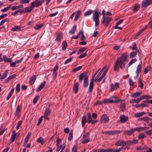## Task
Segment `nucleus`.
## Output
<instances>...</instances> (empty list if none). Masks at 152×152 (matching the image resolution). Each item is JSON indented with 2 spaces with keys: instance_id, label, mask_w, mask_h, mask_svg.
<instances>
[{
  "instance_id": "nucleus-44",
  "label": "nucleus",
  "mask_w": 152,
  "mask_h": 152,
  "mask_svg": "<svg viewBox=\"0 0 152 152\" xmlns=\"http://www.w3.org/2000/svg\"><path fill=\"white\" fill-rule=\"evenodd\" d=\"M23 6L22 5H19L18 6H13L11 8V10L12 11H14L16 9L21 8Z\"/></svg>"
},
{
  "instance_id": "nucleus-53",
  "label": "nucleus",
  "mask_w": 152,
  "mask_h": 152,
  "mask_svg": "<svg viewBox=\"0 0 152 152\" xmlns=\"http://www.w3.org/2000/svg\"><path fill=\"white\" fill-rule=\"evenodd\" d=\"M141 100L144 99V98H146V99H150L152 98V97L149 95H144L140 97Z\"/></svg>"
},
{
  "instance_id": "nucleus-11",
  "label": "nucleus",
  "mask_w": 152,
  "mask_h": 152,
  "mask_svg": "<svg viewBox=\"0 0 152 152\" xmlns=\"http://www.w3.org/2000/svg\"><path fill=\"white\" fill-rule=\"evenodd\" d=\"M87 115L88 117V119L87 120V122L88 123H91L92 124H93L97 122L98 121L97 120H93L91 117V114L90 113H88L87 114Z\"/></svg>"
},
{
  "instance_id": "nucleus-52",
  "label": "nucleus",
  "mask_w": 152,
  "mask_h": 152,
  "mask_svg": "<svg viewBox=\"0 0 152 152\" xmlns=\"http://www.w3.org/2000/svg\"><path fill=\"white\" fill-rule=\"evenodd\" d=\"M147 27V26H145L143 28H142L139 31L137 34V36H138Z\"/></svg>"
},
{
  "instance_id": "nucleus-58",
  "label": "nucleus",
  "mask_w": 152,
  "mask_h": 152,
  "mask_svg": "<svg viewBox=\"0 0 152 152\" xmlns=\"http://www.w3.org/2000/svg\"><path fill=\"white\" fill-rule=\"evenodd\" d=\"M125 145H132V140H128L126 142H125Z\"/></svg>"
},
{
  "instance_id": "nucleus-47",
  "label": "nucleus",
  "mask_w": 152,
  "mask_h": 152,
  "mask_svg": "<svg viewBox=\"0 0 152 152\" xmlns=\"http://www.w3.org/2000/svg\"><path fill=\"white\" fill-rule=\"evenodd\" d=\"M20 105H18L17 108L15 115H18L19 113H20Z\"/></svg>"
},
{
  "instance_id": "nucleus-37",
  "label": "nucleus",
  "mask_w": 152,
  "mask_h": 152,
  "mask_svg": "<svg viewBox=\"0 0 152 152\" xmlns=\"http://www.w3.org/2000/svg\"><path fill=\"white\" fill-rule=\"evenodd\" d=\"M76 27L77 26L76 25H74L71 29L69 31V33L72 34H74L76 29Z\"/></svg>"
},
{
  "instance_id": "nucleus-16",
  "label": "nucleus",
  "mask_w": 152,
  "mask_h": 152,
  "mask_svg": "<svg viewBox=\"0 0 152 152\" xmlns=\"http://www.w3.org/2000/svg\"><path fill=\"white\" fill-rule=\"evenodd\" d=\"M149 129V127H140L136 128L133 129L134 132L135 131L140 132L143 130L148 129Z\"/></svg>"
},
{
  "instance_id": "nucleus-43",
  "label": "nucleus",
  "mask_w": 152,
  "mask_h": 152,
  "mask_svg": "<svg viewBox=\"0 0 152 152\" xmlns=\"http://www.w3.org/2000/svg\"><path fill=\"white\" fill-rule=\"evenodd\" d=\"M37 141L40 143L41 144L43 145L45 142V141L44 139L40 137L37 140Z\"/></svg>"
},
{
  "instance_id": "nucleus-48",
  "label": "nucleus",
  "mask_w": 152,
  "mask_h": 152,
  "mask_svg": "<svg viewBox=\"0 0 152 152\" xmlns=\"http://www.w3.org/2000/svg\"><path fill=\"white\" fill-rule=\"evenodd\" d=\"M62 50H65L66 49V47L67 46V43L65 41H64L62 43Z\"/></svg>"
},
{
  "instance_id": "nucleus-20",
  "label": "nucleus",
  "mask_w": 152,
  "mask_h": 152,
  "mask_svg": "<svg viewBox=\"0 0 152 152\" xmlns=\"http://www.w3.org/2000/svg\"><path fill=\"white\" fill-rule=\"evenodd\" d=\"M141 64H139L137 66V69L136 71V74L137 75L136 77L138 76L139 72L141 71Z\"/></svg>"
},
{
  "instance_id": "nucleus-64",
  "label": "nucleus",
  "mask_w": 152,
  "mask_h": 152,
  "mask_svg": "<svg viewBox=\"0 0 152 152\" xmlns=\"http://www.w3.org/2000/svg\"><path fill=\"white\" fill-rule=\"evenodd\" d=\"M92 12L91 11H88L85 12L84 14V16H86L88 15H90L92 14Z\"/></svg>"
},
{
  "instance_id": "nucleus-45",
  "label": "nucleus",
  "mask_w": 152,
  "mask_h": 152,
  "mask_svg": "<svg viewBox=\"0 0 152 152\" xmlns=\"http://www.w3.org/2000/svg\"><path fill=\"white\" fill-rule=\"evenodd\" d=\"M139 5L138 4H136L134 7L133 11L134 12L137 11L139 10Z\"/></svg>"
},
{
  "instance_id": "nucleus-3",
  "label": "nucleus",
  "mask_w": 152,
  "mask_h": 152,
  "mask_svg": "<svg viewBox=\"0 0 152 152\" xmlns=\"http://www.w3.org/2000/svg\"><path fill=\"white\" fill-rule=\"evenodd\" d=\"M100 69V68L97 71H96L95 74L93 76L91 80V82L90 83L89 88L87 91L88 93H89L91 92L93 88L94 85V77L97 74L98 72L99 71Z\"/></svg>"
},
{
  "instance_id": "nucleus-59",
  "label": "nucleus",
  "mask_w": 152,
  "mask_h": 152,
  "mask_svg": "<svg viewBox=\"0 0 152 152\" xmlns=\"http://www.w3.org/2000/svg\"><path fill=\"white\" fill-rule=\"evenodd\" d=\"M148 106V105L144 103L140 104H138L137 105H136L137 107H147Z\"/></svg>"
},
{
  "instance_id": "nucleus-41",
  "label": "nucleus",
  "mask_w": 152,
  "mask_h": 152,
  "mask_svg": "<svg viewBox=\"0 0 152 152\" xmlns=\"http://www.w3.org/2000/svg\"><path fill=\"white\" fill-rule=\"evenodd\" d=\"M83 31H80L79 32L80 36L81 35V40H85L86 39V38L83 34Z\"/></svg>"
},
{
  "instance_id": "nucleus-42",
  "label": "nucleus",
  "mask_w": 152,
  "mask_h": 152,
  "mask_svg": "<svg viewBox=\"0 0 152 152\" xmlns=\"http://www.w3.org/2000/svg\"><path fill=\"white\" fill-rule=\"evenodd\" d=\"M31 134V133L30 132H28L27 135H26L24 142V145L26 144L27 143Z\"/></svg>"
},
{
  "instance_id": "nucleus-9",
  "label": "nucleus",
  "mask_w": 152,
  "mask_h": 152,
  "mask_svg": "<svg viewBox=\"0 0 152 152\" xmlns=\"http://www.w3.org/2000/svg\"><path fill=\"white\" fill-rule=\"evenodd\" d=\"M109 120L106 114H104L101 117L100 121L102 123H106L108 122Z\"/></svg>"
},
{
  "instance_id": "nucleus-55",
  "label": "nucleus",
  "mask_w": 152,
  "mask_h": 152,
  "mask_svg": "<svg viewBox=\"0 0 152 152\" xmlns=\"http://www.w3.org/2000/svg\"><path fill=\"white\" fill-rule=\"evenodd\" d=\"M104 77L102 75L100 77L97 78H95L94 80L95 81H97L99 82H100L103 79Z\"/></svg>"
},
{
  "instance_id": "nucleus-31",
  "label": "nucleus",
  "mask_w": 152,
  "mask_h": 152,
  "mask_svg": "<svg viewBox=\"0 0 152 152\" xmlns=\"http://www.w3.org/2000/svg\"><path fill=\"white\" fill-rule=\"evenodd\" d=\"M78 86L79 85L77 83H75L74 84L73 89L75 93V94H76L78 91Z\"/></svg>"
},
{
  "instance_id": "nucleus-38",
  "label": "nucleus",
  "mask_w": 152,
  "mask_h": 152,
  "mask_svg": "<svg viewBox=\"0 0 152 152\" xmlns=\"http://www.w3.org/2000/svg\"><path fill=\"white\" fill-rule=\"evenodd\" d=\"M141 120L147 122H148L152 120V119L148 118L147 117H142L141 118Z\"/></svg>"
},
{
  "instance_id": "nucleus-60",
  "label": "nucleus",
  "mask_w": 152,
  "mask_h": 152,
  "mask_svg": "<svg viewBox=\"0 0 152 152\" xmlns=\"http://www.w3.org/2000/svg\"><path fill=\"white\" fill-rule=\"evenodd\" d=\"M10 6L7 7L1 10V11L2 12H6L10 9Z\"/></svg>"
},
{
  "instance_id": "nucleus-39",
  "label": "nucleus",
  "mask_w": 152,
  "mask_h": 152,
  "mask_svg": "<svg viewBox=\"0 0 152 152\" xmlns=\"http://www.w3.org/2000/svg\"><path fill=\"white\" fill-rule=\"evenodd\" d=\"M3 59L5 62H10L12 61V60L11 58H8L5 56H3Z\"/></svg>"
},
{
  "instance_id": "nucleus-25",
  "label": "nucleus",
  "mask_w": 152,
  "mask_h": 152,
  "mask_svg": "<svg viewBox=\"0 0 152 152\" xmlns=\"http://www.w3.org/2000/svg\"><path fill=\"white\" fill-rule=\"evenodd\" d=\"M141 100V99L140 98V97L137 98L136 99H132L130 100V103L131 104L133 103H139L140 101Z\"/></svg>"
},
{
  "instance_id": "nucleus-18",
  "label": "nucleus",
  "mask_w": 152,
  "mask_h": 152,
  "mask_svg": "<svg viewBox=\"0 0 152 152\" xmlns=\"http://www.w3.org/2000/svg\"><path fill=\"white\" fill-rule=\"evenodd\" d=\"M17 134V133H16L15 131H14L11 135V138L10 139V142H13L15 138V137Z\"/></svg>"
},
{
  "instance_id": "nucleus-6",
  "label": "nucleus",
  "mask_w": 152,
  "mask_h": 152,
  "mask_svg": "<svg viewBox=\"0 0 152 152\" xmlns=\"http://www.w3.org/2000/svg\"><path fill=\"white\" fill-rule=\"evenodd\" d=\"M111 18L110 17L103 16L102 20V24L105 23V26L107 27L108 25L110 22L111 20Z\"/></svg>"
},
{
  "instance_id": "nucleus-61",
  "label": "nucleus",
  "mask_w": 152,
  "mask_h": 152,
  "mask_svg": "<svg viewBox=\"0 0 152 152\" xmlns=\"http://www.w3.org/2000/svg\"><path fill=\"white\" fill-rule=\"evenodd\" d=\"M145 137V135L143 134H141L139 135L138 138L139 139H143Z\"/></svg>"
},
{
  "instance_id": "nucleus-40",
  "label": "nucleus",
  "mask_w": 152,
  "mask_h": 152,
  "mask_svg": "<svg viewBox=\"0 0 152 152\" xmlns=\"http://www.w3.org/2000/svg\"><path fill=\"white\" fill-rule=\"evenodd\" d=\"M86 117L85 116H83L81 121L82 125L83 127L85 125V123L86 122Z\"/></svg>"
},
{
  "instance_id": "nucleus-49",
  "label": "nucleus",
  "mask_w": 152,
  "mask_h": 152,
  "mask_svg": "<svg viewBox=\"0 0 152 152\" xmlns=\"http://www.w3.org/2000/svg\"><path fill=\"white\" fill-rule=\"evenodd\" d=\"M73 138V131L71 130L69 133L68 137V140L69 141H71Z\"/></svg>"
},
{
  "instance_id": "nucleus-7",
  "label": "nucleus",
  "mask_w": 152,
  "mask_h": 152,
  "mask_svg": "<svg viewBox=\"0 0 152 152\" xmlns=\"http://www.w3.org/2000/svg\"><path fill=\"white\" fill-rule=\"evenodd\" d=\"M152 3V0H143L142 2L141 7H145Z\"/></svg>"
},
{
  "instance_id": "nucleus-4",
  "label": "nucleus",
  "mask_w": 152,
  "mask_h": 152,
  "mask_svg": "<svg viewBox=\"0 0 152 152\" xmlns=\"http://www.w3.org/2000/svg\"><path fill=\"white\" fill-rule=\"evenodd\" d=\"M94 13L93 15V19L95 22V25L97 26L98 25L99 23V13H100V12H98L96 10L94 11Z\"/></svg>"
},
{
  "instance_id": "nucleus-30",
  "label": "nucleus",
  "mask_w": 152,
  "mask_h": 152,
  "mask_svg": "<svg viewBox=\"0 0 152 152\" xmlns=\"http://www.w3.org/2000/svg\"><path fill=\"white\" fill-rule=\"evenodd\" d=\"M134 132L133 129L130 130H126L124 131L125 133L128 135H131Z\"/></svg>"
},
{
  "instance_id": "nucleus-19",
  "label": "nucleus",
  "mask_w": 152,
  "mask_h": 152,
  "mask_svg": "<svg viewBox=\"0 0 152 152\" xmlns=\"http://www.w3.org/2000/svg\"><path fill=\"white\" fill-rule=\"evenodd\" d=\"M96 152H114V150L112 149H100L96 151Z\"/></svg>"
},
{
  "instance_id": "nucleus-54",
  "label": "nucleus",
  "mask_w": 152,
  "mask_h": 152,
  "mask_svg": "<svg viewBox=\"0 0 152 152\" xmlns=\"http://www.w3.org/2000/svg\"><path fill=\"white\" fill-rule=\"evenodd\" d=\"M139 86L141 88H142L143 87V84L142 82V81L140 78L139 79Z\"/></svg>"
},
{
  "instance_id": "nucleus-24",
  "label": "nucleus",
  "mask_w": 152,
  "mask_h": 152,
  "mask_svg": "<svg viewBox=\"0 0 152 152\" xmlns=\"http://www.w3.org/2000/svg\"><path fill=\"white\" fill-rule=\"evenodd\" d=\"M46 82L45 81H44L42 84H41L38 87L37 89L36 90L37 92H39L44 87L45 85Z\"/></svg>"
},
{
  "instance_id": "nucleus-17",
  "label": "nucleus",
  "mask_w": 152,
  "mask_h": 152,
  "mask_svg": "<svg viewBox=\"0 0 152 152\" xmlns=\"http://www.w3.org/2000/svg\"><path fill=\"white\" fill-rule=\"evenodd\" d=\"M123 20L121 19L118 21L116 23V26H115V29H118L120 30L122 29V27L118 26L122 23L123 22Z\"/></svg>"
},
{
  "instance_id": "nucleus-56",
  "label": "nucleus",
  "mask_w": 152,
  "mask_h": 152,
  "mask_svg": "<svg viewBox=\"0 0 152 152\" xmlns=\"http://www.w3.org/2000/svg\"><path fill=\"white\" fill-rule=\"evenodd\" d=\"M151 68V67L149 66H148L146 68H145L144 70V72L145 74H147L148 72V71L150 70Z\"/></svg>"
},
{
  "instance_id": "nucleus-35",
  "label": "nucleus",
  "mask_w": 152,
  "mask_h": 152,
  "mask_svg": "<svg viewBox=\"0 0 152 152\" xmlns=\"http://www.w3.org/2000/svg\"><path fill=\"white\" fill-rule=\"evenodd\" d=\"M8 72V70H6L3 74L2 76L0 77V79L2 80L7 77V74Z\"/></svg>"
},
{
  "instance_id": "nucleus-62",
  "label": "nucleus",
  "mask_w": 152,
  "mask_h": 152,
  "mask_svg": "<svg viewBox=\"0 0 152 152\" xmlns=\"http://www.w3.org/2000/svg\"><path fill=\"white\" fill-rule=\"evenodd\" d=\"M20 85L19 83H18L16 86V91L18 92H19L20 91Z\"/></svg>"
},
{
  "instance_id": "nucleus-5",
  "label": "nucleus",
  "mask_w": 152,
  "mask_h": 152,
  "mask_svg": "<svg viewBox=\"0 0 152 152\" xmlns=\"http://www.w3.org/2000/svg\"><path fill=\"white\" fill-rule=\"evenodd\" d=\"M45 0H36L35 1L32 2L30 3L31 5L34 9L35 7H37L42 4L44 2Z\"/></svg>"
},
{
  "instance_id": "nucleus-28",
  "label": "nucleus",
  "mask_w": 152,
  "mask_h": 152,
  "mask_svg": "<svg viewBox=\"0 0 152 152\" xmlns=\"http://www.w3.org/2000/svg\"><path fill=\"white\" fill-rule=\"evenodd\" d=\"M33 9V8L31 5L28 7H26L25 8L24 11L25 12H30Z\"/></svg>"
},
{
  "instance_id": "nucleus-29",
  "label": "nucleus",
  "mask_w": 152,
  "mask_h": 152,
  "mask_svg": "<svg viewBox=\"0 0 152 152\" xmlns=\"http://www.w3.org/2000/svg\"><path fill=\"white\" fill-rule=\"evenodd\" d=\"M81 14V12L80 10L78 11L75 17L74 20L75 21H77Z\"/></svg>"
},
{
  "instance_id": "nucleus-63",
  "label": "nucleus",
  "mask_w": 152,
  "mask_h": 152,
  "mask_svg": "<svg viewBox=\"0 0 152 152\" xmlns=\"http://www.w3.org/2000/svg\"><path fill=\"white\" fill-rule=\"evenodd\" d=\"M22 123V121H18L16 126V129L17 130L19 129V128L20 125Z\"/></svg>"
},
{
  "instance_id": "nucleus-15",
  "label": "nucleus",
  "mask_w": 152,
  "mask_h": 152,
  "mask_svg": "<svg viewBox=\"0 0 152 152\" xmlns=\"http://www.w3.org/2000/svg\"><path fill=\"white\" fill-rule=\"evenodd\" d=\"M50 110L49 109H46L44 113V115L43 116L45 119L49 120L48 116L49 115L50 113Z\"/></svg>"
},
{
  "instance_id": "nucleus-10",
  "label": "nucleus",
  "mask_w": 152,
  "mask_h": 152,
  "mask_svg": "<svg viewBox=\"0 0 152 152\" xmlns=\"http://www.w3.org/2000/svg\"><path fill=\"white\" fill-rule=\"evenodd\" d=\"M89 135V133L88 132L86 134L83 136L84 140L82 142L83 144L89 142L90 140Z\"/></svg>"
},
{
  "instance_id": "nucleus-14",
  "label": "nucleus",
  "mask_w": 152,
  "mask_h": 152,
  "mask_svg": "<svg viewBox=\"0 0 152 152\" xmlns=\"http://www.w3.org/2000/svg\"><path fill=\"white\" fill-rule=\"evenodd\" d=\"M120 122L122 123H124L128 120V117L126 116L125 115H120Z\"/></svg>"
},
{
  "instance_id": "nucleus-36",
  "label": "nucleus",
  "mask_w": 152,
  "mask_h": 152,
  "mask_svg": "<svg viewBox=\"0 0 152 152\" xmlns=\"http://www.w3.org/2000/svg\"><path fill=\"white\" fill-rule=\"evenodd\" d=\"M62 37L63 35L62 33H58L56 38V40L57 41H59L60 39L62 38Z\"/></svg>"
},
{
  "instance_id": "nucleus-33",
  "label": "nucleus",
  "mask_w": 152,
  "mask_h": 152,
  "mask_svg": "<svg viewBox=\"0 0 152 152\" xmlns=\"http://www.w3.org/2000/svg\"><path fill=\"white\" fill-rule=\"evenodd\" d=\"M145 114V113L144 112H141L140 113H138L136 114H134V116L136 118H138L141 116H142L144 114Z\"/></svg>"
},
{
  "instance_id": "nucleus-1",
  "label": "nucleus",
  "mask_w": 152,
  "mask_h": 152,
  "mask_svg": "<svg viewBox=\"0 0 152 152\" xmlns=\"http://www.w3.org/2000/svg\"><path fill=\"white\" fill-rule=\"evenodd\" d=\"M127 53H125L122 55L121 57L118 58L115 66V70L118 69L119 65L121 68L122 69L124 67L125 61L127 60Z\"/></svg>"
},
{
  "instance_id": "nucleus-50",
  "label": "nucleus",
  "mask_w": 152,
  "mask_h": 152,
  "mask_svg": "<svg viewBox=\"0 0 152 152\" xmlns=\"http://www.w3.org/2000/svg\"><path fill=\"white\" fill-rule=\"evenodd\" d=\"M137 61V59L134 58L132 59L128 64V67L130 66L132 64L135 63Z\"/></svg>"
},
{
  "instance_id": "nucleus-23",
  "label": "nucleus",
  "mask_w": 152,
  "mask_h": 152,
  "mask_svg": "<svg viewBox=\"0 0 152 152\" xmlns=\"http://www.w3.org/2000/svg\"><path fill=\"white\" fill-rule=\"evenodd\" d=\"M36 79V76L35 75H33L30 78V80L29 82V84L32 85L35 82Z\"/></svg>"
},
{
  "instance_id": "nucleus-2",
  "label": "nucleus",
  "mask_w": 152,
  "mask_h": 152,
  "mask_svg": "<svg viewBox=\"0 0 152 152\" xmlns=\"http://www.w3.org/2000/svg\"><path fill=\"white\" fill-rule=\"evenodd\" d=\"M88 76L86 73H81L79 76V82H82L83 78H84L83 86L84 88L87 87L88 85Z\"/></svg>"
},
{
  "instance_id": "nucleus-8",
  "label": "nucleus",
  "mask_w": 152,
  "mask_h": 152,
  "mask_svg": "<svg viewBox=\"0 0 152 152\" xmlns=\"http://www.w3.org/2000/svg\"><path fill=\"white\" fill-rule=\"evenodd\" d=\"M58 69V66L57 64L54 67L53 70V72L52 74V77L53 79H55L57 74V71Z\"/></svg>"
},
{
  "instance_id": "nucleus-13",
  "label": "nucleus",
  "mask_w": 152,
  "mask_h": 152,
  "mask_svg": "<svg viewBox=\"0 0 152 152\" xmlns=\"http://www.w3.org/2000/svg\"><path fill=\"white\" fill-rule=\"evenodd\" d=\"M119 107L123 112L126 110V104L124 100L121 101Z\"/></svg>"
},
{
  "instance_id": "nucleus-51",
  "label": "nucleus",
  "mask_w": 152,
  "mask_h": 152,
  "mask_svg": "<svg viewBox=\"0 0 152 152\" xmlns=\"http://www.w3.org/2000/svg\"><path fill=\"white\" fill-rule=\"evenodd\" d=\"M82 66H79L77 67H76L72 71V72H75L76 71L80 70L82 69Z\"/></svg>"
},
{
  "instance_id": "nucleus-57",
  "label": "nucleus",
  "mask_w": 152,
  "mask_h": 152,
  "mask_svg": "<svg viewBox=\"0 0 152 152\" xmlns=\"http://www.w3.org/2000/svg\"><path fill=\"white\" fill-rule=\"evenodd\" d=\"M30 1V0H20V3L21 4L28 3Z\"/></svg>"
},
{
  "instance_id": "nucleus-34",
  "label": "nucleus",
  "mask_w": 152,
  "mask_h": 152,
  "mask_svg": "<svg viewBox=\"0 0 152 152\" xmlns=\"http://www.w3.org/2000/svg\"><path fill=\"white\" fill-rule=\"evenodd\" d=\"M87 49V48L83 47L80 48L77 52V53L78 54H80L81 53L84 52Z\"/></svg>"
},
{
  "instance_id": "nucleus-27",
  "label": "nucleus",
  "mask_w": 152,
  "mask_h": 152,
  "mask_svg": "<svg viewBox=\"0 0 152 152\" xmlns=\"http://www.w3.org/2000/svg\"><path fill=\"white\" fill-rule=\"evenodd\" d=\"M142 93V92H137L131 94V96L133 98H136L140 96Z\"/></svg>"
},
{
  "instance_id": "nucleus-32",
  "label": "nucleus",
  "mask_w": 152,
  "mask_h": 152,
  "mask_svg": "<svg viewBox=\"0 0 152 152\" xmlns=\"http://www.w3.org/2000/svg\"><path fill=\"white\" fill-rule=\"evenodd\" d=\"M16 77V75H15V74H13L11 76H9L5 80V82H8L10 80L12 79V78L15 77Z\"/></svg>"
},
{
  "instance_id": "nucleus-22",
  "label": "nucleus",
  "mask_w": 152,
  "mask_h": 152,
  "mask_svg": "<svg viewBox=\"0 0 152 152\" xmlns=\"http://www.w3.org/2000/svg\"><path fill=\"white\" fill-rule=\"evenodd\" d=\"M21 30V27L20 26H17L13 27L12 28L11 30L13 31H18Z\"/></svg>"
},
{
  "instance_id": "nucleus-46",
  "label": "nucleus",
  "mask_w": 152,
  "mask_h": 152,
  "mask_svg": "<svg viewBox=\"0 0 152 152\" xmlns=\"http://www.w3.org/2000/svg\"><path fill=\"white\" fill-rule=\"evenodd\" d=\"M43 25V24H37L34 27V28L36 30H39L42 27Z\"/></svg>"
},
{
  "instance_id": "nucleus-26",
  "label": "nucleus",
  "mask_w": 152,
  "mask_h": 152,
  "mask_svg": "<svg viewBox=\"0 0 152 152\" xmlns=\"http://www.w3.org/2000/svg\"><path fill=\"white\" fill-rule=\"evenodd\" d=\"M138 53H139V52L137 50H136L135 51L132 52L130 54V58H132L135 57Z\"/></svg>"
},
{
  "instance_id": "nucleus-12",
  "label": "nucleus",
  "mask_w": 152,
  "mask_h": 152,
  "mask_svg": "<svg viewBox=\"0 0 152 152\" xmlns=\"http://www.w3.org/2000/svg\"><path fill=\"white\" fill-rule=\"evenodd\" d=\"M114 97L113 96L108 99H104L103 100V102L104 104L113 103H114Z\"/></svg>"
},
{
  "instance_id": "nucleus-21",
  "label": "nucleus",
  "mask_w": 152,
  "mask_h": 152,
  "mask_svg": "<svg viewBox=\"0 0 152 152\" xmlns=\"http://www.w3.org/2000/svg\"><path fill=\"white\" fill-rule=\"evenodd\" d=\"M125 141L122 140H119L115 144L116 145L121 146L122 148L125 145Z\"/></svg>"
}]
</instances>
